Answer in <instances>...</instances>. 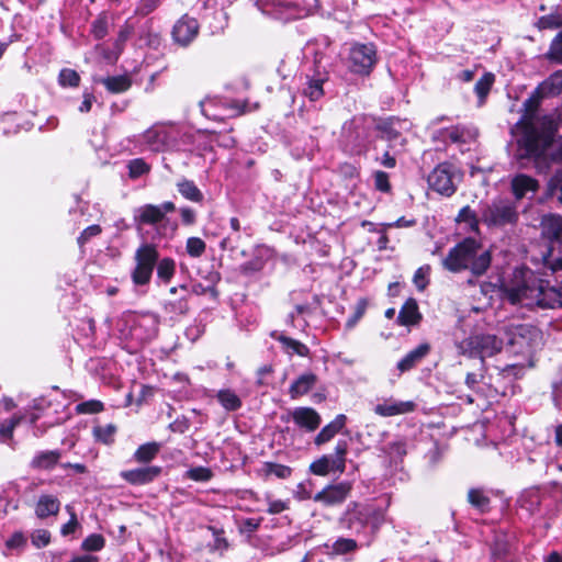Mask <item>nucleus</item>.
I'll return each mask as SVG.
<instances>
[{
	"instance_id": "680f3d73",
	"label": "nucleus",
	"mask_w": 562,
	"mask_h": 562,
	"mask_svg": "<svg viewBox=\"0 0 562 562\" xmlns=\"http://www.w3.org/2000/svg\"><path fill=\"white\" fill-rule=\"evenodd\" d=\"M207 529L214 536V543L212 546V550L214 551H226L229 548V542L225 538V531L222 528H217L215 526H209Z\"/></svg>"
},
{
	"instance_id": "09e8293b",
	"label": "nucleus",
	"mask_w": 562,
	"mask_h": 562,
	"mask_svg": "<svg viewBox=\"0 0 562 562\" xmlns=\"http://www.w3.org/2000/svg\"><path fill=\"white\" fill-rule=\"evenodd\" d=\"M558 192V201L562 204V170H555L549 179L544 195L547 199L553 198Z\"/></svg>"
},
{
	"instance_id": "5fc2aeb1",
	"label": "nucleus",
	"mask_w": 562,
	"mask_h": 562,
	"mask_svg": "<svg viewBox=\"0 0 562 562\" xmlns=\"http://www.w3.org/2000/svg\"><path fill=\"white\" fill-rule=\"evenodd\" d=\"M266 266V259L261 255H255L250 260L244 262L239 267V271L244 276H251L260 272Z\"/></svg>"
},
{
	"instance_id": "b1692460",
	"label": "nucleus",
	"mask_w": 562,
	"mask_h": 562,
	"mask_svg": "<svg viewBox=\"0 0 562 562\" xmlns=\"http://www.w3.org/2000/svg\"><path fill=\"white\" fill-rule=\"evenodd\" d=\"M61 503L59 498L53 494H42L35 504V516L44 520L50 516H57L60 510Z\"/></svg>"
},
{
	"instance_id": "0e129e2a",
	"label": "nucleus",
	"mask_w": 562,
	"mask_h": 562,
	"mask_svg": "<svg viewBox=\"0 0 562 562\" xmlns=\"http://www.w3.org/2000/svg\"><path fill=\"white\" fill-rule=\"evenodd\" d=\"M374 188L375 190L389 193L392 190L389 173L383 170H376L373 172Z\"/></svg>"
},
{
	"instance_id": "f257e3e1",
	"label": "nucleus",
	"mask_w": 562,
	"mask_h": 562,
	"mask_svg": "<svg viewBox=\"0 0 562 562\" xmlns=\"http://www.w3.org/2000/svg\"><path fill=\"white\" fill-rule=\"evenodd\" d=\"M504 293L512 304L529 301L527 304L540 308L562 307V292L527 267L515 269L513 279L504 285Z\"/></svg>"
},
{
	"instance_id": "de8ad7c7",
	"label": "nucleus",
	"mask_w": 562,
	"mask_h": 562,
	"mask_svg": "<svg viewBox=\"0 0 562 562\" xmlns=\"http://www.w3.org/2000/svg\"><path fill=\"white\" fill-rule=\"evenodd\" d=\"M81 77L75 69L63 68L58 74V83L63 88H78Z\"/></svg>"
},
{
	"instance_id": "f8f14e48",
	"label": "nucleus",
	"mask_w": 562,
	"mask_h": 562,
	"mask_svg": "<svg viewBox=\"0 0 562 562\" xmlns=\"http://www.w3.org/2000/svg\"><path fill=\"white\" fill-rule=\"evenodd\" d=\"M375 510L367 505L351 502L348 504L340 524L351 532L359 535L369 526Z\"/></svg>"
},
{
	"instance_id": "aec40b11",
	"label": "nucleus",
	"mask_w": 562,
	"mask_h": 562,
	"mask_svg": "<svg viewBox=\"0 0 562 562\" xmlns=\"http://www.w3.org/2000/svg\"><path fill=\"white\" fill-rule=\"evenodd\" d=\"M431 351L429 342H422L416 348L407 352L396 364L400 372H407L422 362Z\"/></svg>"
},
{
	"instance_id": "dca6fc26",
	"label": "nucleus",
	"mask_w": 562,
	"mask_h": 562,
	"mask_svg": "<svg viewBox=\"0 0 562 562\" xmlns=\"http://www.w3.org/2000/svg\"><path fill=\"white\" fill-rule=\"evenodd\" d=\"M162 473L160 465H145L120 472V477L132 486L148 485L155 482Z\"/></svg>"
},
{
	"instance_id": "a878e982",
	"label": "nucleus",
	"mask_w": 562,
	"mask_h": 562,
	"mask_svg": "<svg viewBox=\"0 0 562 562\" xmlns=\"http://www.w3.org/2000/svg\"><path fill=\"white\" fill-rule=\"evenodd\" d=\"M416 409V403L413 401H394L378 404L374 408L375 414L383 417H391L412 413Z\"/></svg>"
},
{
	"instance_id": "20e7f679",
	"label": "nucleus",
	"mask_w": 562,
	"mask_h": 562,
	"mask_svg": "<svg viewBox=\"0 0 562 562\" xmlns=\"http://www.w3.org/2000/svg\"><path fill=\"white\" fill-rule=\"evenodd\" d=\"M462 177V171L453 162L442 161L429 172L427 183L434 192L450 198L457 192Z\"/></svg>"
},
{
	"instance_id": "393cba45",
	"label": "nucleus",
	"mask_w": 562,
	"mask_h": 562,
	"mask_svg": "<svg viewBox=\"0 0 562 562\" xmlns=\"http://www.w3.org/2000/svg\"><path fill=\"white\" fill-rule=\"evenodd\" d=\"M60 458L61 451L58 449L40 451L30 461V468L36 471H52Z\"/></svg>"
},
{
	"instance_id": "a19ab883",
	"label": "nucleus",
	"mask_w": 562,
	"mask_h": 562,
	"mask_svg": "<svg viewBox=\"0 0 562 562\" xmlns=\"http://www.w3.org/2000/svg\"><path fill=\"white\" fill-rule=\"evenodd\" d=\"M117 428L114 424H108L105 426H95L92 429V435L95 441L103 445L110 446L115 441V434Z\"/></svg>"
},
{
	"instance_id": "8fccbe9b",
	"label": "nucleus",
	"mask_w": 562,
	"mask_h": 562,
	"mask_svg": "<svg viewBox=\"0 0 562 562\" xmlns=\"http://www.w3.org/2000/svg\"><path fill=\"white\" fill-rule=\"evenodd\" d=\"M535 26L539 31L560 29L562 27V15L557 12L542 15L537 20Z\"/></svg>"
},
{
	"instance_id": "ddd939ff",
	"label": "nucleus",
	"mask_w": 562,
	"mask_h": 562,
	"mask_svg": "<svg viewBox=\"0 0 562 562\" xmlns=\"http://www.w3.org/2000/svg\"><path fill=\"white\" fill-rule=\"evenodd\" d=\"M352 490L353 483L351 481L327 484L314 495L313 501L325 507L338 506L347 501Z\"/></svg>"
},
{
	"instance_id": "423d86ee",
	"label": "nucleus",
	"mask_w": 562,
	"mask_h": 562,
	"mask_svg": "<svg viewBox=\"0 0 562 562\" xmlns=\"http://www.w3.org/2000/svg\"><path fill=\"white\" fill-rule=\"evenodd\" d=\"M159 256L158 247L155 244L143 243L139 245L134 254L135 267L131 272L134 285L144 286L150 283Z\"/></svg>"
},
{
	"instance_id": "a18cd8bd",
	"label": "nucleus",
	"mask_w": 562,
	"mask_h": 562,
	"mask_svg": "<svg viewBox=\"0 0 562 562\" xmlns=\"http://www.w3.org/2000/svg\"><path fill=\"white\" fill-rule=\"evenodd\" d=\"M368 305L369 301L367 297H360L357 301L353 313L346 321V330H351L356 327L359 321L364 316Z\"/></svg>"
},
{
	"instance_id": "2eb2a0df",
	"label": "nucleus",
	"mask_w": 562,
	"mask_h": 562,
	"mask_svg": "<svg viewBox=\"0 0 562 562\" xmlns=\"http://www.w3.org/2000/svg\"><path fill=\"white\" fill-rule=\"evenodd\" d=\"M282 422L293 420L295 426L305 432H314L322 424V416L319 413L308 406H299L290 411L286 415H281Z\"/></svg>"
},
{
	"instance_id": "58836bf2",
	"label": "nucleus",
	"mask_w": 562,
	"mask_h": 562,
	"mask_svg": "<svg viewBox=\"0 0 562 562\" xmlns=\"http://www.w3.org/2000/svg\"><path fill=\"white\" fill-rule=\"evenodd\" d=\"M25 419L22 414H14L0 422V440L7 442L13 439L14 429Z\"/></svg>"
},
{
	"instance_id": "72a5a7b5",
	"label": "nucleus",
	"mask_w": 562,
	"mask_h": 562,
	"mask_svg": "<svg viewBox=\"0 0 562 562\" xmlns=\"http://www.w3.org/2000/svg\"><path fill=\"white\" fill-rule=\"evenodd\" d=\"M369 133L364 127L355 126L352 130L349 131L348 137L351 138V153L355 155H362L368 151L369 148V140H368Z\"/></svg>"
},
{
	"instance_id": "4be33fe9",
	"label": "nucleus",
	"mask_w": 562,
	"mask_h": 562,
	"mask_svg": "<svg viewBox=\"0 0 562 562\" xmlns=\"http://www.w3.org/2000/svg\"><path fill=\"white\" fill-rule=\"evenodd\" d=\"M467 502L480 515H486L492 510V499L483 487L469 488Z\"/></svg>"
},
{
	"instance_id": "49530a36",
	"label": "nucleus",
	"mask_w": 562,
	"mask_h": 562,
	"mask_svg": "<svg viewBox=\"0 0 562 562\" xmlns=\"http://www.w3.org/2000/svg\"><path fill=\"white\" fill-rule=\"evenodd\" d=\"M150 165L144 158H134L127 162L128 178L136 180L150 172Z\"/></svg>"
},
{
	"instance_id": "e433bc0d",
	"label": "nucleus",
	"mask_w": 562,
	"mask_h": 562,
	"mask_svg": "<svg viewBox=\"0 0 562 562\" xmlns=\"http://www.w3.org/2000/svg\"><path fill=\"white\" fill-rule=\"evenodd\" d=\"M216 398L221 406L227 412H236L243 406L240 397L231 389H222L217 392Z\"/></svg>"
},
{
	"instance_id": "4d7b16f0",
	"label": "nucleus",
	"mask_w": 562,
	"mask_h": 562,
	"mask_svg": "<svg viewBox=\"0 0 562 562\" xmlns=\"http://www.w3.org/2000/svg\"><path fill=\"white\" fill-rule=\"evenodd\" d=\"M213 476V471L202 465L191 468L186 472V477L195 482H209Z\"/></svg>"
},
{
	"instance_id": "ea45409f",
	"label": "nucleus",
	"mask_w": 562,
	"mask_h": 562,
	"mask_svg": "<svg viewBox=\"0 0 562 562\" xmlns=\"http://www.w3.org/2000/svg\"><path fill=\"white\" fill-rule=\"evenodd\" d=\"M90 33L94 40H103L109 33V15L106 11L100 12L91 23Z\"/></svg>"
},
{
	"instance_id": "e2e57ef3",
	"label": "nucleus",
	"mask_w": 562,
	"mask_h": 562,
	"mask_svg": "<svg viewBox=\"0 0 562 562\" xmlns=\"http://www.w3.org/2000/svg\"><path fill=\"white\" fill-rule=\"evenodd\" d=\"M190 310L188 297H180L165 304V311L175 315H186Z\"/></svg>"
},
{
	"instance_id": "7c9ffc66",
	"label": "nucleus",
	"mask_w": 562,
	"mask_h": 562,
	"mask_svg": "<svg viewBox=\"0 0 562 562\" xmlns=\"http://www.w3.org/2000/svg\"><path fill=\"white\" fill-rule=\"evenodd\" d=\"M162 210L155 204H145L138 210L135 222L138 225H156L165 220Z\"/></svg>"
},
{
	"instance_id": "5701e85b",
	"label": "nucleus",
	"mask_w": 562,
	"mask_h": 562,
	"mask_svg": "<svg viewBox=\"0 0 562 562\" xmlns=\"http://www.w3.org/2000/svg\"><path fill=\"white\" fill-rule=\"evenodd\" d=\"M293 468L274 461H265L257 470V474L265 481L276 477L278 480H289L293 475Z\"/></svg>"
},
{
	"instance_id": "79ce46f5",
	"label": "nucleus",
	"mask_w": 562,
	"mask_h": 562,
	"mask_svg": "<svg viewBox=\"0 0 562 562\" xmlns=\"http://www.w3.org/2000/svg\"><path fill=\"white\" fill-rule=\"evenodd\" d=\"M456 223H467L469 225V231L479 234L480 233V221L477 218L476 213L469 206L465 205L460 209Z\"/></svg>"
},
{
	"instance_id": "c756f323",
	"label": "nucleus",
	"mask_w": 562,
	"mask_h": 562,
	"mask_svg": "<svg viewBox=\"0 0 562 562\" xmlns=\"http://www.w3.org/2000/svg\"><path fill=\"white\" fill-rule=\"evenodd\" d=\"M98 82L102 83L109 93L119 94L132 88L133 79L130 75L124 74L100 78Z\"/></svg>"
},
{
	"instance_id": "bf43d9fd",
	"label": "nucleus",
	"mask_w": 562,
	"mask_h": 562,
	"mask_svg": "<svg viewBox=\"0 0 562 562\" xmlns=\"http://www.w3.org/2000/svg\"><path fill=\"white\" fill-rule=\"evenodd\" d=\"M206 249L205 241L200 237H189L186 243L187 254L192 258H200Z\"/></svg>"
},
{
	"instance_id": "2f4dec72",
	"label": "nucleus",
	"mask_w": 562,
	"mask_h": 562,
	"mask_svg": "<svg viewBox=\"0 0 562 562\" xmlns=\"http://www.w3.org/2000/svg\"><path fill=\"white\" fill-rule=\"evenodd\" d=\"M327 78L317 76H306L305 88L303 89V94L310 101L315 102L322 99L325 94L324 92V83Z\"/></svg>"
},
{
	"instance_id": "39448f33",
	"label": "nucleus",
	"mask_w": 562,
	"mask_h": 562,
	"mask_svg": "<svg viewBox=\"0 0 562 562\" xmlns=\"http://www.w3.org/2000/svg\"><path fill=\"white\" fill-rule=\"evenodd\" d=\"M503 348V340L496 335L477 334L463 339L459 349L460 352L470 358H480L483 371H486L485 359L495 356Z\"/></svg>"
},
{
	"instance_id": "f3484780",
	"label": "nucleus",
	"mask_w": 562,
	"mask_h": 562,
	"mask_svg": "<svg viewBox=\"0 0 562 562\" xmlns=\"http://www.w3.org/2000/svg\"><path fill=\"white\" fill-rule=\"evenodd\" d=\"M144 144L154 153H162L169 145L168 131L159 125H154L143 134Z\"/></svg>"
},
{
	"instance_id": "c03bdc74",
	"label": "nucleus",
	"mask_w": 562,
	"mask_h": 562,
	"mask_svg": "<svg viewBox=\"0 0 562 562\" xmlns=\"http://www.w3.org/2000/svg\"><path fill=\"white\" fill-rule=\"evenodd\" d=\"M134 33V26L126 21L119 30L116 40L113 44L114 53H115V59L119 58V56L123 53L125 48V44L128 41V38Z\"/></svg>"
},
{
	"instance_id": "603ef678",
	"label": "nucleus",
	"mask_w": 562,
	"mask_h": 562,
	"mask_svg": "<svg viewBox=\"0 0 562 562\" xmlns=\"http://www.w3.org/2000/svg\"><path fill=\"white\" fill-rule=\"evenodd\" d=\"M540 87L547 94H560L562 92V70L552 74Z\"/></svg>"
},
{
	"instance_id": "4c0bfd02",
	"label": "nucleus",
	"mask_w": 562,
	"mask_h": 562,
	"mask_svg": "<svg viewBox=\"0 0 562 562\" xmlns=\"http://www.w3.org/2000/svg\"><path fill=\"white\" fill-rule=\"evenodd\" d=\"M50 408V402L47 401L44 397L35 398L33 400L32 404L30 405L29 411L25 416V419L29 420L31 425H35L38 419H41L45 412Z\"/></svg>"
},
{
	"instance_id": "052dcab7",
	"label": "nucleus",
	"mask_w": 562,
	"mask_h": 562,
	"mask_svg": "<svg viewBox=\"0 0 562 562\" xmlns=\"http://www.w3.org/2000/svg\"><path fill=\"white\" fill-rule=\"evenodd\" d=\"M104 411V404L99 400H89L76 405L77 414H99Z\"/></svg>"
},
{
	"instance_id": "473e14b6",
	"label": "nucleus",
	"mask_w": 562,
	"mask_h": 562,
	"mask_svg": "<svg viewBox=\"0 0 562 562\" xmlns=\"http://www.w3.org/2000/svg\"><path fill=\"white\" fill-rule=\"evenodd\" d=\"M161 445L156 441H150L140 445L134 452L133 459L135 462L148 465L160 452Z\"/></svg>"
},
{
	"instance_id": "3c124183",
	"label": "nucleus",
	"mask_w": 562,
	"mask_h": 562,
	"mask_svg": "<svg viewBox=\"0 0 562 562\" xmlns=\"http://www.w3.org/2000/svg\"><path fill=\"white\" fill-rule=\"evenodd\" d=\"M105 547V538L101 533H91L81 542V550L85 552H99Z\"/></svg>"
},
{
	"instance_id": "338daca9",
	"label": "nucleus",
	"mask_w": 562,
	"mask_h": 562,
	"mask_svg": "<svg viewBox=\"0 0 562 562\" xmlns=\"http://www.w3.org/2000/svg\"><path fill=\"white\" fill-rule=\"evenodd\" d=\"M544 97L541 87H538L533 93L524 102L525 110L528 114L533 115L539 109L540 101Z\"/></svg>"
},
{
	"instance_id": "774afa93",
	"label": "nucleus",
	"mask_w": 562,
	"mask_h": 562,
	"mask_svg": "<svg viewBox=\"0 0 562 562\" xmlns=\"http://www.w3.org/2000/svg\"><path fill=\"white\" fill-rule=\"evenodd\" d=\"M32 544L37 548H45L50 543V532L46 529H36L31 535Z\"/></svg>"
},
{
	"instance_id": "6e6552de",
	"label": "nucleus",
	"mask_w": 562,
	"mask_h": 562,
	"mask_svg": "<svg viewBox=\"0 0 562 562\" xmlns=\"http://www.w3.org/2000/svg\"><path fill=\"white\" fill-rule=\"evenodd\" d=\"M348 450V441L338 440L334 449V457L321 456L310 464L308 471L317 476H327L330 473L342 474L346 471Z\"/></svg>"
},
{
	"instance_id": "6e6d98bb",
	"label": "nucleus",
	"mask_w": 562,
	"mask_h": 562,
	"mask_svg": "<svg viewBox=\"0 0 562 562\" xmlns=\"http://www.w3.org/2000/svg\"><path fill=\"white\" fill-rule=\"evenodd\" d=\"M543 265L557 276V282L562 285V257L553 258L552 250L549 249L548 252L543 255Z\"/></svg>"
},
{
	"instance_id": "864d4df0",
	"label": "nucleus",
	"mask_w": 562,
	"mask_h": 562,
	"mask_svg": "<svg viewBox=\"0 0 562 562\" xmlns=\"http://www.w3.org/2000/svg\"><path fill=\"white\" fill-rule=\"evenodd\" d=\"M358 549V542L351 538H338L331 544V552L337 555H345L355 552Z\"/></svg>"
},
{
	"instance_id": "13d9d810",
	"label": "nucleus",
	"mask_w": 562,
	"mask_h": 562,
	"mask_svg": "<svg viewBox=\"0 0 562 562\" xmlns=\"http://www.w3.org/2000/svg\"><path fill=\"white\" fill-rule=\"evenodd\" d=\"M546 57L554 63H562V31H560L551 41Z\"/></svg>"
},
{
	"instance_id": "f704fd0d",
	"label": "nucleus",
	"mask_w": 562,
	"mask_h": 562,
	"mask_svg": "<svg viewBox=\"0 0 562 562\" xmlns=\"http://www.w3.org/2000/svg\"><path fill=\"white\" fill-rule=\"evenodd\" d=\"M155 268L157 281L162 284H169L176 274V261L171 257H159Z\"/></svg>"
},
{
	"instance_id": "7ed1b4c3",
	"label": "nucleus",
	"mask_w": 562,
	"mask_h": 562,
	"mask_svg": "<svg viewBox=\"0 0 562 562\" xmlns=\"http://www.w3.org/2000/svg\"><path fill=\"white\" fill-rule=\"evenodd\" d=\"M557 133L558 124L547 115L541 119L539 126L531 121L522 122L521 137L517 142L518 148L522 150L519 157L533 160L543 158Z\"/></svg>"
},
{
	"instance_id": "cd10ccee",
	"label": "nucleus",
	"mask_w": 562,
	"mask_h": 562,
	"mask_svg": "<svg viewBox=\"0 0 562 562\" xmlns=\"http://www.w3.org/2000/svg\"><path fill=\"white\" fill-rule=\"evenodd\" d=\"M542 235L551 241L562 243V216L546 215L541 221Z\"/></svg>"
},
{
	"instance_id": "0eeeda50",
	"label": "nucleus",
	"mask_w": 562,
	"mask_h": 562,
	"mask_svg": "<svg viewBox=\"0 0 562 562\" xmlns=\"http://www.w3.org/2000/svg\"><path fill=\"white\" fill-rule=\"evenodd\" d=\"M505 336L512 352L526 356L541 339V330L531 324H512L505 328Z\"/></svg>"
},
{
	"instance_id": "1a4fd4ad",
	"label": "nucleus",
	"mask_w": 562,
	"mask_h": 562,
	"mask_svg": "<svg viewBox=\"0 0 562 562\" xmlns=\"http://www.w3.org/2000/svg\"><path fill=\"white\" fill-rule=\"evenodd\" d=\"M378 61L376 49L372 43H356L348 55V68L352 74L369 76Z\"/></svg>"
},
{
	"instance_id": "69168bd1",
	"label": "nucleus",
	"mask_w": 562,
	"mask_h": 562,
	"mask_svg": "<svg viewBox=\"0 0 562 562\" xmlns=\"http://www.w3.org/2000/svg\"><path fill=\"white\" fill-rule=\"evenodd\" d=\"M162 0H139L136 8L135 14L140 16H147L158 9Z\"/></svg>"
},
{
	"instance_id": "c85d7f7f",
	"label": "nucleus",
	"mask_w": 562,
	"mask_h": 562,
	"mask_svg": "<svg viewBox=\"0 0 562 562\" xmlns=\"http://www.w3.org/2000/svg\"><path fill=\"white\" fill-rule=\"evenodd\" d=\"M318 378L313 372H307L294 380L289 387V395L292 400L307 394L316 384Z\"/></svg>"
},
{
	"instance_id": "4468645a",
	"label": "nucleus",
	"mask_w": 562,
	"mask_h": 562,
	"mask_svg": "<svg viewBox=\"0 0 562 562\" xmlns=\"http://www.w3.org/2000/svg\"><path fill=\"white\" fill-rule=\"evenodd\" d=\"M199 33V21L186 13L175 22L171 30V38L176 45L186 48L195 41Z\"/></svg>"
},
{
	"instance_id": "f03ea898",
	"label": "nucleus",
	"mask_w": 562,
	"mask_h": 562,
	"mask_svg": "<svg viewBox=\"0 0 562 562\" xmlns=\"http://www.w3.org/2000/svg\"><path fill=\"white\" fill-rule=\"evenodd\" d=\"M492 263V252L483 249L481 241L473 237H465L448 251L442 260V267L452 273L470 270L474 277L487 272Z\"/></svg>"
},
{
	"instance_id": "a211bd4d",
	"label": "nucleus",
	"mask_w": 562,
	"mask_h": 562,
	"mask_svg": "<svg viewBox=\"0 0 562 562\" xmlns=\"http://www.w3.org/2000/svg\"><path fill=\"white\" fill-rule=\"evenodd\" d=\"M348 417L345 414H338L336 417L325 425L314 438V445L322 447L333 440L335 436L346 428Z\"/></svg>"
},
{
	"instance_id": "bb28decb",
	"label": "nucleus",
	"mask_w": 562,
	"mask_h": 562,
	"mask_svg": "<svg viewBox=\"0 0 562 562\" xmlns=\"http://www.w3.org/2000/svg\"><path fill=\"white\" fill-rule=\"evenodd\" d=\"M271 337L282 345L283 351L289 356L296 355L303 358L310 357V348L300 340L291 338L284 334H278L277 331L271 333Z\"/></svg>"
},
{
	"instance_id": "412c9836",
	"label": "nucleus",
	"mask_w": 562,
	"mask_h": 562,
	"mask_svg": "<svg viewBox=\"0 0 562 562\" xmlns=\"http://www.w3.org/2000/svg\"><path fill=\"white\" fill-rule=\"evenodd\" d=\"M539 188V181L526 173H518L510 181L512 193L516 200L524 199L529 192L536 193Z\"/></svg>"
},
{
	"instance_id": "37998d69",
	"label": "nucleus",
	"mask_w": 562,
	"mask_h": 562,
	"mask_svg": "<svg viewBox=\"0 0 562 562\" xmlns=\"http://www.w3.org/2000/svg\"><path fill=\"white\" fill-rule=\"evenodd\" d=\"M495 82V75L491 71L484 72L474 85V92L481 102H484Z\"/></svg>"
},
{
	"instance_id": "9b49d317",
	"label": "nucleus",
	"mask_w": 562,
	"mask_h": 562,
	"mask_svg": "<svg viewBox=\"0 0 562 562\" xmlns=\"http://www.w3.org/2000/svg\"><path fill=\"white\" fill-rule=\"evenodd\" d=\"M374 130L378 132V137L387 143L389 148H393L396 144L405 146L407 139L403 136L406 120L398 116H387L374 119Z\"/></svg>"
},
{
	"instance_id": "6ab92c4d",
	"label": "nucleus",
	"mask_w": 562,
	"mask_h": 562,
	"mask_svg": "<svg viewBox=\"0 0 562 562\" xmlns=\"http://www.w3.org/2000/svg\"><path fill=\"white\" fill-rule=\"evenodd\" d=\"M423 321V314L419 311L418 302L414 297H408L402 305L396 318L400 326H417Z\"/></svg>"
},
{
	"instance_id": "9d476101",
	"label": "nucleus",
	"mask_w": 562,
	"mask_h": 562,
	"mask_svg": "<svg viewBox=\"0 0 562 562\" xmlns=\"http://www.w3.org/2000/svg\"><path fill=\"white\" fill-rule=\"evenodd\" d=\"M518 220V213L514 203L507 200L493 201L482 211V221L487 226H504L514 224Z\"/></svg>"
},
{
	"instance_id": "c9c22d12",
	"label": "nucleus",
	"mask_w": 562,
	"mask_h": 562,
	"mask_svg": "<svg viewBox=\"0 0 562 562\" xmlns=\"http://www.w3.org/2000/svg\"><path fill=\"white\" fill-rule=\"evenodd\" d=\"M178 192L186 199L194 203H202L204 201L203 192L196 187L194 181L181 179L177 182Z\"/></svg>"
}]
</instances>
